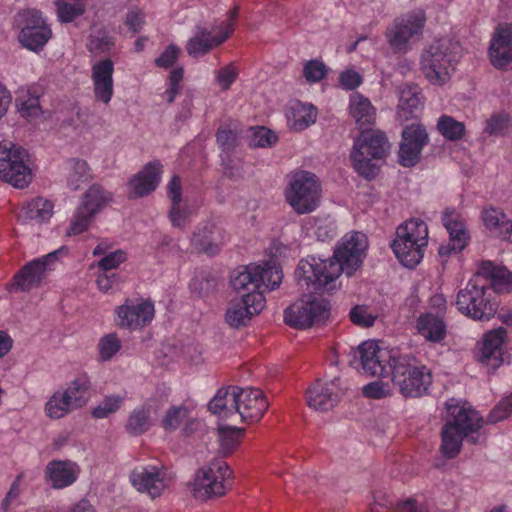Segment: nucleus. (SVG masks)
<instances>
[{
  "label": "nucleus",
  "mask_w": 512,
  "mask_h": 512,
  "mask_svg": "<svg viewBox=\"0 0 512 512\" xmlns=\"http://www.w3.org/2000/svg\"><path fill=\"white\" fill-rule=\"evenodd\" d=\"M63 392L68 395L69 400L76 410L83 408L87 405L93 393L90 377L86 373L77 375L67 384Z\"/></svg>",
  "instance_id": "obj_37"
},
{
  "label": "nucleus",
  "mask_w": 512,
  "mask_h": 512,
  "mask_svg": "<svg viewBox=\"0 0 512 512\" xmlns=\"http://www.w3.org/2000/svg\"><path fill=\"white\" fill-rule=\"evenodd\" d=\"M447 410L452 420L442 429L441 451L449 459L456 457L462 447V441L467 438L472 443L477 442V434L483 426V418L470 406L448 405Z\"/></svg>",
  "instance_id": "obj_2"
},
{
  "label": "nucleus",
  "mask_w": 512,
  "mask_h": 512,
  "mask_svg": "<svg viewBox=\"0 0 512 512\" xmlns=\"http://www.w3.org/2000/svg\"><path fill=\"white\" fill-rule=\"evenodd\" d=\"M195 424L196 421L191 417V410L185 405L170 407L162 419V427L165 431H175L183 426L185 435L192 432Z\"/></svg>",
  "instance_id": "obj_40"
},
{
  "label": "nucleus",
  "mask_w": 512,
  "mask_h": 512,
  "mask_svg": "<svg viewBox=\"0 0 512 512\" xmlns=\"http://www.w3.org/2000/svg\"><path fill=\"white\" fill-rule=\"evenodd\" d=\"M238 387H232L231 391L221 388L210 400L208 410L222 419H229L235 415Z\"/></svg>",
  "instance_id": "obj_39"
},
{
  "label": "nucleus",
  "mask_w": 512,
  "mask_h": 512,
  "mask_svg": "<svg viewBox=\"0 0 512 512\" xmlns=\"http://www.w3.org/2000/svg\"><path fill=\"white\" fill-rule=\"evenodd\" d=\"M76 410L63 390L55 391L45 403V414L51 419H61Z\"/></svg>",
  "instance_id": "obj_45"
},
{
  "label": "nucleus",
  "mask_w": 512,
  "mask_h": 512,
  "mask_svg": "<svg viewBox=\"0 0 512 512\" xmlns=\"http://www.w3.org/2000/svg\"><path fill=\"white\" fill-rule=\"evenodd\" d=\"M66 183L71 190H79L93 178L92 170L85 160L70 158L66 161Z\"/></svg>",
  "instance_id": "obj_43"
},
{
  "label": "nucleus",
  "mask_w": 512,
  "mask_h": 512,
  "mask_svg": "<svg viewBox=\"0 0 512 512\" xmlns=\"http://www.w3.org/2000/svg\"><path fill=\"white\" fill-rule=\"evenodd\" d=\"M219 441L225 454L231 453L244 437L245 429L235 426L220 427L218 430Z\"/></svg>",
  "instance_id": "obj_50"
},
{
  "label": "nucleus",
  "mask_w": 512,
  "mask_h": 512,
  "mask_svg": "<svg viewBox=\"0 0 512 512\" xmlns=\"http://www.w3.org/2000/svg\"><path fill=\"white\" fill-rule=\"evenodd\" d=\"M321 194V185L317 177L308 171L295 173L286 189V200L298 213L305 214L314 211Z\"/></svg>",
  "instance_id": "obj_11"
},
{
  "label": "nucleus",
  "mask_w": 512,
  "mask_h": 512,
  "mask_svg": "<svg viewBox=\"0 0 512 512\" xmlns=\"http://www.w3.org/2000/svg\"><path fill=\"white\" fill-rule=\"evenodd\" d=\"M233 471L220 459L211 461L197 470L190 490L197 499H208L224 495L233 484Z\"/></svg>",
  "instance_id": "obj_9"
},
{
  "label": "nucleus",
  "mask_w": 512,
  "mask_h": 512,
  "mask_svg": "<svg viewBox=\"0 0 512 512\" xmlns=\"http://www.w3.org/2000/svg\"><path fill=\"white\" fill-rule=\"evenodd\" d=\"M442 223L449 234V242L440 245L438 253L441 257L460 253L470 241V234L463 216L454 208H446L442 214Z\"/></svg>",
  "instance_id": "obj_19"
},
{
  "label": "nucleus",
  "mask_w": 512,
  "mask_h": 512,
  "mask_svg": "<svg viewBox=\"0 0 512 512\" xmlns=\"http://www.w3.org/2000/svg\"><path fill=\"white\" fill-rule=\"evenodd\" d=\"M0 179L16 188H25L32 180L28 151L9 140L0 141Z\"/></svg>",
  "instance_id": "obj_10"
},
{
  "label": "nucleus",
  "mask_w": 512,
  "mask_h": 512,
  "mask_svg": "<svg viewBox=\"0 0 512 512\" xmlns=\"http://www.w3.org/2000/svg\"><path fill=\"white\" fill-rule=\"evenodd\" d=\"M425 22L426 16L422 10L396 18L385 32L391 49L395 53H405L408 50L409 40L413 36L421 34Z\"/></svg>",
  "instance_id": "obj_15"
},
{
  "label": "nucleus",
  "mask_w": 512,
  "mask_h": 512,
  "mask_svg": "<svg viewBox=\"0 0 512 512\" xmlns=\"http://www.w3.org/2000/svg\"><path fill=\"white\" fill-rule=\"evenodd\" d=\"M125 401V397L121 395H108L92 409L91 415L95 419H104L110 414L116 413Z\"/></svg>",
  "instance_id": "obj_51"
},
{
  "label": "nucleus",
  "mask_w": 512,
  "mask_h": 512,
  "mask_svg": "<svg viewBox=\"0 0 512 512\" xmlns=\"http://www.w3.org/2000/svg\"><path fill=\"white\" fill-rule=\"evenodd\" d=\"M121 349V342L115 333L104 335L98 343L101 360L109 361Z\"/></svg>",
  "instance_id": "obj_54"
},
{
  "label": "nucleus",
  "mask_w": 512,
  "mask_h": 512,
  "mask_svg": "<svg viewBox=\"0 0 512 512\" xmlns=\"http://www.w3.org/2000/svg\"><path fill=\"white\" fill-rule=\"evenodd\" d=\"M416 328L419 335L430 343H441L447 335L444 320L433 313L421 314L417 318Z\"/></svg>",
  "instance_id": "obj_36"
},
{
  "label": "nucleus",
  "mask_w": 512,
  "mask_h": 512,
  "mask_svg": "<svg viewBox=\"0 0 512 512\" xmlns=\"http://www.w3.org/2000/svg\"><path fill=\"white\" fill-rule=\"evenodd\" d=\"M491 64L496 69H504L512 62V24L500 23L496 26L488 49Z\"/></svg>",
  "instance_id": "obj_24"
},
{
  "label": "nucleus",
  "mask_w": 512,
  "mask_h": 512,
  "mask_svg": "<svg viewBox=\"0 0 512 512\" xmlns=\"http://www.w3.org/2000/svg\"><path fill=\"white\" fill-rule=\"evenodd\" d=\"M341 275V266L331 258L323 259L309 255L301 259L295 270L297 284L309 293H322L335 288V281Z\"/></svg>",
  "instance_id": "obj_5"
},
{
  "label": "nucleus",
  "mask_w": 512,
  "mask_h": 512,
  "mask_svg": "<svg viewBox=\"0 0 512 512\" xmlns=\"http://www.w3.org/2000/svg\"><path fill=\"white\" fill-rule=\"evenodd\" d=\"M328 316V303L309 296L292 303L285 310L284 320L290 327L305 329L324 321Z\"/></svg>",
  "instance_id": "obj_14"
},
{
  "label": "nucleus",
  "mask_w": 512,
  "mask_h": 512,
  "mask_svg": "<svg viewBox=\"0 0 512 512\" xmlns=\"http://www.w3.org/2000/svg\"><path fill=\"white\" fill-rule=\"evenodd\" d=\"M20 27L19 41L27 49L38 52L52 37V30L36 9H27L18 13L16 19Z\"/></svg>",
  "instance_id": "obj_13"
},
{
  "label": "nucleus",
  "mask_w": 512,
  "mask_h": 512,
  "mask_svg": "<svg viewBox=\"0 0 512 512\" xmlns=\"http://www.w3.org/2000/svg\"><path fill=\"white\" fill-rule=\"evenodd\" d=\"M112 201V193L99 184L91 185L82 195L79 208L95 217Z\"/></svg>",
  "instance_id": "obj_38"
},
{
  "label": "nucleus",
  "mask_w": 512,
  "mask_h": 512,
  "mask_svg": "<svg viewBox=\"0 0 512 512\" xmlns=\"http://www.w3.org/2000/svg\"><path fill=\"white\" fill-rule=\"evenodd\" d=\"M509 126V114L506 112H495L486 120L483 132L488 136H503Z\"/></svg>",
  "instance_id": "obj_52"
},
{
  "label": "nucleus",
  "mask_w": 512,
  "mask_h": 512,
  "mask_svg": "<svg viewBox=\"0 0 512 512\" xmlns=\"http://www.w3.org/2000/svg\"><path fill=\"white\" fill-rule=\"evenodd\" d=\"M162 168L158 160L147 163L129 182L132 197H143L154 191L161 180Z\"/></svg>",
  "instance_id": "obj_30"
},
{
  "label": "nucleus",
  "mask_w": 512,
  "mask_h": 512,
  "mask_svg": "<svg viewBox=\"0 0 512 512\" xmlns=\"http://www.w3.org/2000/svg\"><path fill=\"white\" fill-rule=\"evenodd\" d=\"M362 392L367 398L383 399L391 394V388L388 383L373 381L365 385Z\"/></svg>",
  "instance_id": "obj_62"
},
{
  "label": "nucleus",
  "mask_w": 512,
  "mask_h": 512,
  "mask_svg": "<svg viewBox=\"0 0 512 512\" xmlns=\"http://www.w3.org/2000/svg\"><path fill=\"white\" fill-rule=\"evenodd\" d=\"M317 114V108L313 104L293 100L289 103L286 116L291 129L303 131L315 123Z\"/></svg>",
  "instance_id": "obj_33"
},
{
  "label": "nucleus",
  "mask_w": 512,
  "mask_h": 512,
  "mask_svg": "<svg viewBox=\"0 0 512 512\" xmlns=\"http://www.w3.org/2000/svg\"><path fill=\"white\" fill-rule=\"evenodd\" d=\"M80 474V467L71 460H51L44 470L46 483L56 490L73 485Z\"/></svg>",
  "instance_id": "obj_27"
},
{
  "label": "nucleus",
  "mask_w": 512,
  "mask_h": 512,
  "mask_svg": "<svg viewBox=\"0 0 512 512\" xmlns=\"http://www.w3.org/2000/svg\"><path fill=\"white\" fill-rule=\"evenodd\" d=\"M57 15L61 22L69 23L85 12L84 0H56Z\"/></svg>",
  "instance_id": "obj_48"
},
{
  "label": "nucleus",
  "mask_w": 512,
  "mask_h": 512,
  "mask_svg": "<svg viewBox=\"0 0 512 512\" xmlns=\"http://www.w3.org/2000/svg\"><path fill=\"white\" fill-rule=\"evenodd\" d=\"M427 245V224L420 218H411L396 229L391 249L404 267L414 269L423 260Z\"/></svg>",
  "instance_id": "obj_3"
},
{
  "label": "nucleus",
  "mask_w": 512,
  "mask_h": 512,
  "mask_svg": "<svg viewBox=\"0 0 512 512\" xmlns=\"http://www.w3.org/2000/svg\"><path fill=\"white\" fill-rule=\"evenodd\" d=\"M278 141V136L272 130L266 127H259L252 138L254 147H272Z\"/></svg>",
  "instance_id": "obj_63"
},
{
  "label": "nucleus",
  "mask_w": 512,
  "mask_h": 512,
  "mask_svg": "<svg viewBox=\"0 0 512 512\" xmlns=\"http://www.w3.org/2000/svg\"><path fill=\"white\" fill-rule=\"evenodd\" d=\"M167 195L171 201L169 218L172 225L183 228L186 226L191 215L190 208L182 202V185L180 177L174 175L167 185Z\"/></svg>",
  "instance_id": "obj_31"
},
{
  "label": "nucleus",
  "mask_w": 512,
  "mask_h": 512,
  "mask_svg": "<svg viewBox=\"0 0 512 512\" xmlns=\"http://www.w3.org/2000/svg\"><path fill=\"white\" fill-rule=\"evenodd\" d=\"M327 73V66L323 61L318 59L308 60L303 66V77L309 84L320 82L327 76Z\"/></svg>",
  "instance_id": "obj_53"
},
{
  "label": "nucleus",
  "mask_w": 512,
  "mask_h": 512,
  "mask_svg": "<svg viewBox=\"0 0 512 512\" xmlns=\"http://www.w3.org/2000/svg\"><path fill=\"white\" fill-rule=\"evenodd\" d=\"M53 214V204L42 197H37L27 202L20 212V218L24 221L42 223L48 221Z\"/></svg>",
  "instance_id": "obj_44"
},
{
  "label": "nucleus",
  "mask_w": 512,
  "mask_h": 512,
  "mask_svg": "<svg viewBox=\"0 0 512 512\" xmlns=\"http://www.w3.org/2000/svg\"><path fill=\"white\" fill-rule=\"evenodd\" d=\"M389 143L385 134L379 130H362L354 141L351 159L354 169L367 179L374 178L377 167L374 159H383L388 152Z\"/></svg>",
  "instance_id": "obj_7"
},
{
  "label": "nucleus",
  "mask_w": 512,
  "mask_h": 512,
  "mask_svg": "<svg viewBox=\"0 0 512 512\" xmlns=\"http://www.w3.org/2000/svg\"><path fill=\"white\" fill-rule=\"evenodd\" d=\"M366 248V236L363 233L354 232L343 237L333 257L330 258L333 263L341 266V273L352 276L360 267Z\"/></svg>",
  "instance_id": "obj_17"
},
{
  "label": "nucleus",
  "mask_w": 512,
  "mask_h": 512,
  "mask_svg": "<svg viewBox=\"0 0 512 512\" xmlns=\"http://www.w3.org/2000/svg\"><path fill=\"white\" fill-rule=\"evenodd\" d=\"M476 275H481L488 281V287L495 293L510 292L512 290V273L505 267L495 266L491 261H484Z\"/></svg>",
  "instance_id": "obj_32"
},
{
  "label": "nucleus",
  "mask_w": 512,
  "mask_h": 512,
  "mask_svg": "<svg viewBox=\"0 0 512 512\" xmlns=\"http://www.w3.org/2000/svg\"><path fill=\"white\" fill-rule=\"evenodd\" d=\"M437 130L449 141H459L466 133V127L463 122L456 120L450 115L443 114L437 122Z\"/></svg>",
  "instance_id": "obj_47"
},
{
  "label": "nucleus",
  "mask_w": 512,
  "mask_h": 512,
  "mask_svg": "<svg viewBox=\"0 0 512 512\" xmlns=\"http://www.w3.org/2000/svg\"><path fill=\"white\" fill-rule=\"evenodd\" d=\"M428 142V134L420 125H411L402 132V141L399 148V163L403 167L415 166L421 156L424 146Z\"/></svg>",
  "instance_id": "obj_23"
},
{
  "label": "nucleus",
  "mask_w": 512,
  "mask_h": 512,
  "mask_svg": "<svg viewBox=\"0 0 512 512\" xmlns=\"http://www.w3.org/2000/svg\"><path fill=\"white\" fill-rule=\"evenodd\" d=\"M457 309L474 320H490L496 313L498 302L492 297L488 281L481 275H474L461 289L456 298Z\"/></svg>",
  "instance_id": "obj_4"
},
{
  "label": "nucleus",
  "mask_w": 512,
  "mask_h": 512,
  "mask_svg": "<svg viewBox=\"0 0 512 512\" xmlns=\"http://www.w3.org/2000/svg\"><path fill=\"white\" fill-rule=\"evenodd\" d=\"M358 355L364 373L378 377L391 374L393 384L405 398L421 397L432 385L431 370L411 355L382 349L375 341L359 345Z\"/></svg>",
  "instance_id": "obj_1"
},
{
  "label": "nucleus",
  "mask_w": 512,
  "mask_h": 512,
  "mask_svg": "<svg viewBox=\"0 0 512 512\" xmlns=\"http://www.w3.org/2000/svg\"><path fill=\"white\" fill-rule=\"evenodd\" d=\"M126 260V253L123 250H116L106 254L98 261V268L101 271L114 272L121 263Z\"/></svg>",
  "instance_id": "obj_60"
},
{
  "label": "nucleus",
  "mask_w": 512,
  "mask_h": 512,
  "mask_svg": "<svg viewBox=\"0 0 512 512\" xmlns=\"http://www.w3.org/2000/svg\"><path fill=\"white\" fill-rule=\"evenodd\" d=\"M349 113L361 130L369 129L375 122L376 109L362 94L355 93L350 96Z\"/></svg>",
  "instance_id": "obj_35"
},
{
  "label": "nucleus",
  "mask_w": 512,
  "mask_h": 512,
  "mask_svg": "<svg viewBox=\"0 0 512 512\" xmlns=\"http://www.w3.org/2000/svg\"><path fill=\"white\" fill-rule=\"evenodd\" d=\"M265 302L261 291L243 293L239 299L229 302L225 314L226 323L236 329L247 326L263 310Z\"/></svg>",
  "instance_id": "obj_18"
},
{
  "label": "nucleus",
  "mask_w": 512,
  "mask_h": 512,
  "mask_svg": "<svg viewBox=\"0 0 512 512\" xmlns=\"http://www.w3.org/2000/svg\"><path fill=\"white\" fill-rule=\"evenodd\" d=\"M180 55V48L175 44H170L154 61L159 68L168 69L173 67Z\"/></svg>",
  "instance_id": "obj_59"
},
{
  "label": "nucleus",
  "mask_w": 512,
  "mask_h": 512,
  "mask_svg": "<svg viewBox=\"0 0 512 512\" xmlns=\"http://www.w3.org/2000/svg\"><path fill=\"white\" fill-rule=\"evenodd\" d=\"M255 278L257 282V291L264 295V289L274 290L279 287L283 279V272L276 261L269 260L263 265H254Z\"/></svg>",
  "instance_id": "obj_41"
},
{
  "label": "nucleus",
  "mask_w": 512,
  "mask_h": 512,
  "mask_svg": "<svg viewBox=\"0 0 512 512\" xmlns=\"http://www.w3.org/2000/svg\"><path fill=\"white\" fill-rule=\"evenodd\" d=\"M230 283L232 288L238 293L241 291H246L245 293L257 291L258 286L254 266L249 265L234 270Z\"/></svg>",
  "instance_id": "obj_46"
},
{
  "label": "nucleus",
  "mask_w": 512,
  "mask_h": 512,
  "mask_svg": "<svg viewBox=\"0 0 512 512\" xmlns=\"http://www.w3.org/2000/svg\"><path fill=\"white\" fill-rule=\"evenodd\" d=\"M94 217L87 214L84 210L77 207L75 213L70 222L69 229L67 231V235L75 236L83 233L88 229Z\"/></svg>",
  "instance_id": "obj_56"
},
{
  "label": "nucleus",
  "mask_w": 512,
  "mask_h": 512,
  "mask_svg": "<svg viewBox=\"0 0 512 512\" xmlns=\"http://www.w3.org/2000/svg\"><path fill=\"white\" fill-rule=\"evenodd\" d=\"M225 241V231L212 221L200 223L191 237V246L197 252L213 256L219 253Z\"/></svg>",
  "instance_id": "obj_26"
},
{
  "label": "nucleus",
  "mask_w": 512,
  "mask_h": 512,
  "mask_svg": "<svg viewBox=\"0 0 512 512\" xmlns=\"http://www.w3.org/2000/svg\"><path fill=\"white\" fill-rule=\"evenodd\" d=\"M116 324L121 329L138 331L148 326L155 316L154 303L149 299H129L118 306Z\"/></svg>",
  "instance_id": "obj_16"
},
{
  "label": "nucleus",
  "mask_w": 512,
  "mask_h": 512,
  "mask_svg": "<svg viewBox=\"0 0 512 512\" xmlns=\"http://www.w3.org/2000/svg\"><path fill=\"white\" fill-rule=\"evenodd\" d=\"M239 12V5H234L227 12L226 19L215 24L211 29L198 27L194 35L187 41L185 48L188 55L198 58L222 45L234 33Z\"/></svg>",
  "instance_id": "obj_8"
},
{
  "label": "nucleus",
  "mask_w": 512,
  "mask_h": 512,
  "mask_svg": "<svg viewBox=\"0 0 512 512\" xmlns=\"http://www.w3.org/2000/svg\"><path fill=\"white\" fill-rule=\"evenodd\" d=\"M154 410L150 405L135 407L129 414L125 429L132 436H140L149 431L154 424Z\"/></svg>",
  "instance_id": "obj_42"
},
{
  "label": "nucleus",
  "mask_w": 512,
  "mask_h": 512,
  "mask_svg": "<svg viewBox=\"0 0 512 512\" xmlns=\"http://www.w3.org/2000/svg\"><path fill=\"white\" fill-rule=\"evenodd\" d=\"M512 415V393L503 398L488 414L487 421L495 424Z\"/></svg>",
  "instance_id": "obj_58"
},
{
  "label": "nucleus",
  "mask_w": 512,
  "mask_h": 512,
  "mask_svg": "<svg viewBox=\"0 0 512 512\" xmlns=\"http://www.w3.org/2000/svg\"><path fill=\"white\" fill-rule=\"evenodd\" d=\"M456 46L446 40H438L426 48L421 55V70L433 85L447 83L459 61Z\"/></svg>",
  "instance_id": "obj_6"
},
{
  "label": "nucleus",
  "mask_w": 512,
  "mask_h": 512,
  "mask_svg": "<svg viewBox=\"0 0 512 512\" xmlns=\"http://www.w3.org/2000/svg\"><path fill=\"white\" fill-rule=\"evenodd\" d=\"M237 135L228 127L220 126L216 133V141L223 152H230L236 145Z\"/></svg>",
  "instance_id": "obj_61"
},
{
  "label": "nucleus",
  "mask_w": 512,
  "mask_h": 512,
  "mask_svg": "<svg viewBox=\"0 0 512 512\" xmlns=\"http://www.w3.org/2000/svg\"><path fill=\"white\" fill-rule=\"evenodd\" d=\"M114 62L110 58L96 61L91 67V80L95 99L103 104L110 103L114 94Z\"/></svg>",
  "instance_id": "obj_25"
},
{
  "label": "nucleus",
  "mask_w": 512,
  "mask_h": 512,
  "mask_svg": "<svg viewBox=\"0 0 512 512\" xmlns=\"http://www.w3.org/2000/svg\"><path fill=\"white\" fill-rule=\"evenodd\" d=\"M268 406V401L262 390L238 388L235 415L238 414L243 422L260 421Z\"/></svg>",
  "instance_id": "obj_22"
},
{
  "label": "nucleus",
  "mask_w": 512,
  "mask_h": 512,
  "mask_svg": "<svg viewBox=\"0 0 512 512\" xmlns=\"http://www.w3.org/2000/svg\"><path fill=\"white\" fill-rule=\"evenodd\" d=\"M239 76V70L235 63L231 62L215 72V81L223 91L231 88Z\"/></svg>",
  "instance_id": "obj_55"
},
{
  "label": "nucleus",
  "mask_w": 512,
  "mask_h": 512,
  "mask_svg": "<svg viewBox=\"0 0 512 512\" xmlns=\"http://www.w3.org/2000/svg\"><path fill=\"white\" fill-rule=\"evenodd\" d=\"M349 316L351 322L360 327H370L375 321V318L367 312L365 307L358 305L351 309Z\"/></svg>",
  "instance_id": "obj_64"
},
{
  "label": "nucleus",
  "mask_w": 512,
  "mask_h": 512,
  "mask_svg": "<svg viewBox=\"0 0 512 512\" xmlns=\"http://www.w3.org/2000/svg\"><path fill=\"white\" fill-rule=\"evenodd\" d=\"M482 220L486 228L499 235L506 216L496 208H487L482 211Z\"/></svg>",
  "instance_id": "obj_57"
},
{
  "label": "nucleus",
  "mask_w": 512,
  "mask_h": 512,
  "mask_svg": "<svg viewBox=\"0 0 512 512\" xmlns=\"http://www.w3.org/2000/svg\"><path fill=\"white\" fill-rule=\"evenodd\" d=\"M424 105L420 88L416 84H405L401 87L397 114L402 120L417 116Z\"/></svg>",
  "instance_id": "obj_34"
},
{
  "label": "nucleus",
  "mask_w": 512,
  "mask_h": 512,
  "mask_svg": "<svg viewBox=\"0 0 512 512\" xmlns=\"http://www.w3.org/2000/svg\"><path fill=\"white\" fill-rule=\"evenodd\" d=\"M40 96L35 85L20 87L16 92L17 112L29 123H36L43 118L44 110L40 104Z\"/></svg>",
  "instance_id": "obj_28"
},
{
  "label": "nucleus",
  "mask_w": 512,
  "mask_h": 512,
  "mask_svg": "<svg viewBox=\"0 0 512 512\" xmlns=\"http://www.w3.org/2000/svg\"><path fill=\"white\" fill-rule=\"evenodd\" d=\"M62 251L63 248L55 250L25 264L14 276L13 286L15 289L27 292L38 287L44 279L46 270L58 259V254Z\"/></svg>",
  "instance_id": "obj_21"
},
{
  "label": "nucleus",
  "mask_w": 512,
  "mask_h": 512,
  "mask_svg": "<svg viewBox=\"0 0 512 512\" xmlns=\"http://www.w3.org/2000/svg\"><path fill=\"white\" fill-rule=\"evenodd\" d=\"M345 390L340 377H334L329 382L317 380L306 392L307 404L315 410L329 411L338 404Z\"/></svg>",
  "instance_id": "obj_20"
},
{
  "label": "nucleus",
  "mask_w": 512,
  "mask_h": 512,
  "mask_svg": "<svg viewBox=\"0 0 512 512\" xmlns=\"http://www.w3.org/2000/svg\"><path fill=\"white\" fill-rule=\"evenodd\" d=\"M115 46V37L106 30H99L88 37L86 47L95 55L108 53Z\"/></svg>",
  "instance_id": "obj_49"
},
{
  "label": "nucleus",
  "mask_w": 512,
  "mask_h": 512,
  "mask_svg": "<svg viewBox=\"0 0 512 512\" xmlns=\"http://www.w3.org/2000/svg\"><path fill=\"white\" fill-rule=\"evenodd\" d=\"M506 337V330L502 327L489 331L484 335L482 347L478 354L481 363L493 370L503 363L502 345Z\"/></svg>",
  "instance_id": "obj_29"
},
{
  "label": "nucleus",
  "mask_w": 512,
  "mask_h": 512,
  "mask_svg": "<svg viewBox=\"0 0 512 512\" xmlns=\"http://www.w3.org/2000/svg\"><path fill=\"white\" fill-rule=\"evenodd\" d=\"M175 478L173 471L163 464L135 467L129 479L132 486L141 493L157 498L170 487Z\"/></svg>",
  "instance_id": "obj_12"
}]
</instances>
